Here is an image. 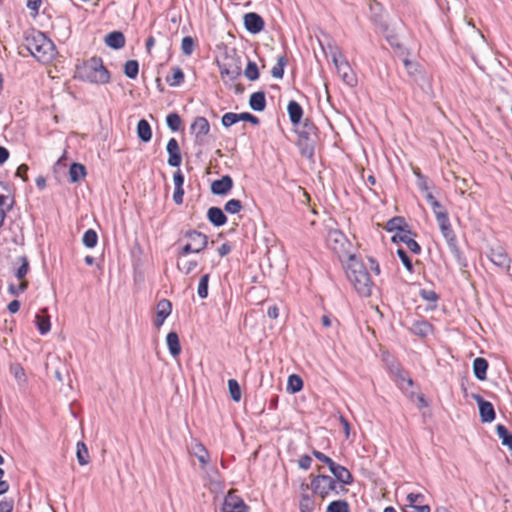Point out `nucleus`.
<instances>
[{"instance_id": "obj_1", "label": "nucleus", "mask_w": 512, "mask_h": 512, "mask_svg": "<svg viewBox=\"0 0 512 512\" xmlns=\"http://www.w3.org/2000/svg\"><path fill=\"white\" fill-rule=\"evenodd\" d=\"M24 46L39 62L49 63L57 54L54 43L40 31H32L24 39Z\"/></svg>"}, {"instance_id": "obj_2", "label": "nucleus", "mask_w": 512, "mask_h": 512, "mask_svg": "<svg viewBox=\"0 0 512 512\" xmlns=\"http://www.w3.org/2000/svg\"><path fill=\"white\" fill-rule=\"evenodd\" d=\"M346 274L360 296L369 297L371 295L373 282L364 264L357 260L354 255H349Z\"/></svg>"}, {"instance_id": "obj_3", "label": "nucleus", "mask_w": 512, "mask_h": 512, "mask_svg": "<svg viewBox=\"0 0 512 512\" xmlns=\"http://www.w3.org/2000/svg\"><path fill=\"white\" fill-rule=\"evenodd\" d=\"M79 77L94 84H106L110 81V73L99 57H92L78 68Z\"/></svg>"}, {"instance_id": "obj_4", "label": "nucleus", "mask_w": 512, "mask_h": 512, "mask_svg": "<svg viewBox=\"0 0 512 512\" xmlns=\"http://www.w3.org/2000/svg\"><path fill=\"white\" fill-rule=\"evenodd\" d=\"M340 487L343 490L341 485H338L337 482L328 475H317L312 478L311 488L313 493L325 499L329 496L338 495L337 488Z\"/></svg>"}, {"instance_id": "obj_5", "label": "nucleus", "mask_w": 512, "mask_h": 512, "mask_svg": "<svg viewBox=\"0 0 512 512\" xmlns=\"http://www.w3.org/2000/svg\"><path fill=\"white\" fill-rule=\"evenodd\" d=\"M331 57L336 71L342 80L351 87L355 86L357 83L356 77L352 72L349 63L337 47L332 48Z\"/></svg>"}, {"instance_id": "obj_6", "label": "nucleus", "mask_w": 512, "mask_h": 512, "mask_svg": "<svg viewBox=\"0 0 512 512\" xmlns=\"http://www.w3.org/2000/svg\"><path fill=\"white\" fill-rule=\"evenodd\" d=\"M327 244L339 257L347 256L349 258V255H351L349 251L351 244L340 230H329L327 234Z\"/></svg>"}, {"instance_id": "obj_7", "label": "nucleus", "mask_w": 512, "mask_h": 512, "mask_svg": "<svg viewBox=\"0 0 512 512\" xmlns=\"http://www.w3.org/2000/svg\"><path fill=\"white\" fill-rule=\"evenodd\" d=\"M14 205V198L9 186L0 182V228L3 226L7 213Z\"/></svg>"}, {"instance_id": "obj_8", "label": "nucleus", "mask_w": 512, "mask_h": 512, "mask_svg": "<svg viewBox=\"0 0 512 512\" xmlns=\"http://www.w3.org/2000/svg\"><path fill=\"white\" fill-rule=\"evenodd\" d=\"M490 261L499 269L509 273L511 267V258L503 247L497 246L491 248L488 253Z\"/></svg>"}, {"instance_id": "obj_9", "label": "nucleus", "mask_w": 512, "mask_h": 512, "mask_svg": "<svg viewBox=\"0 0 512 512\" xmlns=\"http://www.w3.org/2000/svg\"><path fill=\"white\" fill-rule=\"evenodd\" d=\"M221 510L222 512H246L247 506L234 490H230L224 499Z\"/></svg>"}, {"instance_id": "obj_10", "label": "nucleus", "mask_w": 512, "mask_h": 512, "mask_svg": "<svg viewBox=\"0 0 512 512\" xmlns=\"http://www.w3.org/2000/svg\"><path fill=\"white\" fill-rule=\"evenodd\" d=\"M172 304L167 299H161L156 305V318L154 320V326L159 329L165 319L171 314Z\"/></svg>"}, {"instance_id": "obj_11", "label": "nucleus", "mask_w": 512, "mask_h": 512, "mask_svg": "<svg viewBox=\"0 0 512 512\" xmlns=\"http://www.w3.org/2000/svg\"><path fill=\"white\" fill-rule=\"evenodd\" d=\"M244 26L250 33L257 34L263 30L264 20L259 14L250 12L244 15Z\"/></svg>"}, {"instance_id": "obj_12", "label": "nucleus", "mask_w": 512, "mask_h": 512, "mask_svg": "<svg viewBox=\"0 0 512 512\" xmlns=\"http://www.w3.org/2000/svg\"><path fill=\"white\" fill-rule=\"evenodd\" d=\"M192 133L195 135L197 141H202L203 138L209 133L210 125L205 117H196L191 124Z\"/></svg>"}, {"instance_id": "obj_13", "label": "nucleus", "mask_w": 512, "mask_h": 512, "mask_svg": "<svg viewBox=\"0 0 512 512\" xmlns=\"http://www.w3.org/2000/svg\"><path fill=\"white\" fill-rule=\"evenodd\" d=\"M190 452L193 456H195L202 468H206L208 463L210 462V455L204 445L198 441H193L190 446Z\"/></svg>"}, {"instance_id": "obj_14", "label": "nucleus", "mask_w": 512, "mask_h": 512, "mask_svg": "<svg viewBox=\"0 0 512 512\" xmlns=\"http://www.w3.org/2000/svg\"><path fill=\"white\" fill-rule=\"evenodd\" d=\"M166 149L169 154L168 164L172 167H178L181 164L182 157L177 140L171 138L167 143Z\"/></svg>"}, {"instance_id": "obj_15", "label": "nucleus", "mask_w": 512, "mask_h": 512, "mask_svg": "<svg viewBox=\"0 0 512 512\" xmlns=\"http://www.w3.org/2000/svg\"><path fill=\"white\" fill-rule=\"evenodd\" d=\"M437 222L440 227L441 233L448 243H453L455 241V235L451 228L448 214L447 213H439L437 214Z\"/></svg>"}, {"instance_id": "obj_16", "label": "nucleus", "mask_w": 512, "mask_h": 512, "mask_svg": "<svg viewBox=\"0 0 512 512\" xmlns=\"http://www.w3.org/2000/svg\"><path fill=\"white\" fill-rule=\"evenodd\" d=\"M186 237L189 240V244H192L195 249V253L201 252L207 246L208 238L205 234L193 230L187 232Z\"/></svg>"}, {"instance_id": "obj_17", "label": "nucleus", "mask_w": 512, "mask_h": 512, "mask_svg": "<svg viewBox=\"0 0 512 512\" xmlns=\"http://www.w3.org/2000/svg\"><path fill=\"white\" fill-rule=\"evenodd\" d=\"M232 187V178L228 175H225L221 179L212 182L211 191L216 195H225L232 189Z\"/></svg>"}, {"instance_id": "obj_18", "label": "nucleus", "mask_w": 512, "mask_h": 512, "mask_svg": "<svg viewBox=\"0 0 512 512\" xmlns=\"http://www.w3.org/2000/svg\"><path fill=\"white\" fill-rule=\"evenodd\" d=\"M205 470V478L208 481V487L211 492H220L223 488L219 473L216 468H203Z\"/></svg>"}, {"instance_id": "obj_19", "label": "nucleus", "mask_w": 512, "mask_h": 512, "mask_svg": "<svg viewBox=\"0 0 512 512\" xmlns=\"http://www.w3.org/2000/svg\"><path fill=\"white\" fill-rule=\"evenodd\" d=\"M403 63L406 67L408 75L412 77L415 82L419 83L422 80H425L426 77L423 72V69L417 62H413L409 59H404Z\"/></svg>"}, {"instance_id": "obj_20", "label": "nucleus", "mask_w": 512, "mask_h": 512, "mask_svg": "<svg viewBox=\"0 0 512 512\" xmlns=\"http://www.w3.org/2000/svg\"><path fill=\"white\" fill-rule=\"evenodd\" d=\"M330 471L341 484L349 485L353 481L352 474L342 465L335 463Z\"/></svg>"}, {"instance_id": "obj_21", "label": "nucleus", "mask_w": 512, "mask_h": 512, "mask_svg": "<svg viewBox=\"0 0 512 512\" xmlns=\"http://www.w3.org/2000/svg\"><path fill=\"white\" fill-rule=\"evenodd\" d=\"M14 275L19 280H25V276L29 272V261L26 256H20L13 262Z\"/></svg>"}, {"instance_id": "obj_22", "label": "nucleus", "mask_w": 512, "mask_h": 512, "mask_svg": "<svg viewBox=\"0 0 512 512\" xmlns=\"http://www.w3.org/2000/svg\"><path fill=\"white\" fill-rule=\"evenodd\" d=\"M410 331L414 334V335H417V336H420V337H426L428 336L429 334L432 333L433 331V327L432 325L427 322L426 320H423V319H419V320H415L411 326H410Z\"/></svg>"}, {"instance_id": "obj_23", "label": "nucleus", "mask_w": 512, "mask_h": 512, "mask_svg": "<svg viewBox=\"0 0 512 512\" xmlns=\"http://www.w3.org/2000/svg\"><path fill=\"white\" fill-rule=\"evenodd\" d=\"M399 238L407 248L415 254H418L421 250L420 245L411 237L410 231L404 230L393 236V240Z\"/></svg>"}, {"instance_id": "obj_24", "label": "nucleus", "mask_w": 512, "mask_h": 512, "mask_svg": "<svg viewBox=\"0 0 512 512\" xmlns=\"http://www.w3.org/2000/svg\"><path fill=\"white\" fill-rule=\"evenodd\" d=\"M35 324L39 332L44 335L47 334L51 329L50 317L47 314V309L41 310V313L35 316Z\"/></svg>"}, {"instance_id": "obj_25", "label": "nucleus", "mask_w": 512, "mask_h": 512, "mask_svg": "<svg viewBox=\"0 0 512 512\" xmlns=\"http://www.w3.org/2000/svg\"><path fill=\"white\" fill-rule=\"evenodd\" d=\"M390 371L392 374L395 375L397 379L398 386L401 389H406L407 387L404 386L406 383L408 387L412 386L413 381L411 378L406 376V373L401 369V367L398 364H392L390 366Z\"/></svg>"}, {"instance_id": "obj_26", "label": "nucleus", "mask_w": 512, "mask_h": 512, "mask_svg": "<svg viewBox=\"0 0 512 512\" xmlns=\"http://www.w3.org/2000/svg\"><path fill=\"white\" fill-rule=\"evenodd\" d=\"M208 220L215 226L220 227L227 221L226 215L218 207H210L207 211Z\"/></svg>"}, {"instance_id": "obj_27", "label": "nucleus", "mask_w": 512, "mask_h": 512, "mask_svg": "<svg viewBox=\"0 0 512 512\" xmlns=\"http://www.w3.org/2000/svg\"><path fill=\"white\" fill-rule=\"evenodd\" d=\"M105 44L113 49H120L125 45V37L122 32H111L105 37Z\"/></svg>"}, {"instance_id": "obj_28", "label": "nucleus", "mask_w": 512, "mask_h": 512, "mask_svg": "<svg viewBox=\"0 0 512 512\" xmlns=\"http://www.w3.org/2000/svg\"><path fill=\"white\" fill-rule=\"evenodd\" d=\"M488 369V362L482 357L475 358L473 361V372L477 379L483 381L487 378L486 373Z\"/></svg>"}, {"instance_id": "obj_29", "label": "nucleus", "mask_w": 512, "mask_h": 512, "mask_svg": "<svg viewBox=\"0 0 512 512\" xmlns=\"http://www.w3.org/2000/svg\"><path fill=\"white\" fill-rule=\"evenodd\" d=\"M166 343H167L170 354L173 357L179 356V354L181 353V345H180L178 334L176 332H169L167 334Z\"/></svg>"}, {"instance_id": "obj_30", "label": "nucleus", "mask_w": 512, "mask_h": 512, "mask_svg": "<svg viewBox=\"0 0 512 512\" xmlns=\"http://www.w3.org/2000/svg\"><path fill=\"white\" fill-rule=\"evenodd\" d=\"M249 105L254 111H263L266 107L265 93L255 92L250 96Z\"/></svg>"}, {"instance_id": "obj_31", "label": "nucleus", "mask_w": 512, "mask_h": 512, "mask_svg": "<svg viewBox=\"0 0 512 512\" xmlns=\"http://www.w3.org/2000/svg\"><path fill=\"white\" fill-rule=\"evenodd\" d=\"M305 134H306V143L301 149V153L305 156L311 157L314 154V147L312 143H309V136L315 135V126L313 124L305 123Z\"/></svg>"}, {"instance_id": "obj_32", "label": "nucleus", "mask_w": 512, "mask_h": 512, "mask_svg": "<svg viewBox=\"0 0 512 512\" xmlns=\"http://www.w3.org/2000/svg\"><path fill=\"white\" fill-rule=\"evenodd\" d=\"M290 121L296 125L300 122L303 110L302 107L296 101H290L287 106Z\"/></svg>"}, {"instance_id": "obj_33", "label": "nucleus", "mask_w": 512, "mask_h": 512, "mask_svg": "<svg viewBox=\"0 0 512 512\" xmlns=\"http://www.w3.org/2000/svg\"><path fill=\"white\" fill-rule=\"evenodd\" d=\"M479 414L483 423H490L495 419V411L492 403L487 401L479 407Z\"/></svg>"}, {"instance_id": "obj_34", "label": "nucleus", "mask_w": 512, "mask_h": 512, "mask_svg": "<svg viewBox=\"0 0 512 512\" xmlns=\"http://www.w3.org/2000/svg\"><path fill=\"white\" fill-rule=\"evenodd\" d=\"M137 135L143 142H149L152 138V130L147 120L141 119L137 124Z\"/></svg>"}, {"instance_id": "obj_35", "label": "nucleus", "mask_w": 512, "mask_h": 512, "mask_svg": "<svg viewBox=\"0 0 512 512\" xmlns=\"http://www.w3.org/2000/svg\"><path fill=\"white\" fill-rule=\"evenodd\" d=\"M86 176L85 166L80 163H73L69 169V178L72 183L79 182Z\"/></svg>"}, {"instance_id": "obj_36", "label": "nucleus", "mask_w": 512, "mask_h": 512, "mask_svg": "<svg viewBox=\"0 0 512 512\" xmlns=\"http://www.w3.org/2000/svg\"><path fill=\"white\" fill-rule=\"evenodd\" d=\"M240 67L236 64L227 65L223 64L220 66V74L222 78H227L229 80H235L240 75Z\"/></svg>"}, {"instance_id": "obj_37", "label": "nucleus", "mask_w": 512, "mask_h": 512, "mask_svg": "<svg viewBox=\"0 0 512 512\" xmlns=\"http://www.w3.org/2000/svg\"><path fill=\"white\" fill-rule=\"evenodd\" d=\"M315 508V501L312 494H304L299 500L300 512H313Z\"/></svg>"}, {"instance_id": "obj_38", "label": "nucleus", "mask_w": 512, "mask_h": 512, "mask_svg": "<svg viewBox=\"0 0 512 512\" xmlns=\"http://www.w3.org/2000/svg\"><path fill=\"white\" fill-rule=\"evenodd\" d=\"M76 457L78 460V463L82 466L87 465L90 462V456L88 449L83 442L77 443V451H76Z\"/></svg>"}, {"instance_id": "obj_39", "label": "nucleus", "mask_w": 512, "mask_h": 512, "mask_svg": "<svg viewBox=\"0 0 512 512\" xmlns=\"http://www.w3.org/2000/svg\"><path fill=\"white\" fill-rule=\"evenodd\" d=\"M496 432L498 437L502 440V444L512 450V434H510L504 425H497Z\"/></svg>"}, {"instance_id": "obj_40", "label": "nucleus", "mask_w": 512, "mask_h": 512, "mask_svg": "<svg viewBox=\"0 0 512 512\" xmlns=\"http://www.w3.org/2000/svg\"><path fill=\"white\" fill-rule=\"evenodd\" d=\"M184 80V73L179 67L172 68V75L166 78L168 84L172 87L179 86Z\"/></svg>"}, {"instance_id": "obj_41", "label": "nucleus", "mask_w": 512, "mask_h": 512, "mask_svg": "<svg viewBox=\"0 0 512 512\" xmlns=\"http://www.w3.org/2000/svg\"><path fill=\"white\" fill-rule=\"evenodd\" d=\"M303 388V381L300 376L292 374L288 378L287 390L291 393H297Z\"/></svg>"}, {"instance_id": "obj_42", "label": "nucleus", "mask_w": 512, "mask_h": 512, "mask_svg": "<svg viewBox=\"0 0 512 512\" xmlns=\"http://www.w3.org/2000/svg\"><path fill=\"white\" fill-rule=\"evenodd\" d=\"M139 72V65L136 60H128L124 65V73L130 79H135Z\"/></svg>"}, {"instance_id": "obj_43", "label": "nucleus", "mask_w": 512, "mask_h": 512, "mask_svg": "<svg viewBox=\"0 0 512 512\" xmlns=\"http://www.w3.org/2000/svg\"><path fill=\"white\" fill-rule=\"evenodd\" d=\"M327 512H350V507L344 500L332 501L327 507Z\"/></svg>"}, {"instance_id": "obj_44", "label": "nucleus", "mask_w": 512, "mask_h": 512, "mask_svg": "<svg viewBox=\"0 0 512 512\" xmlns=\"http://www.w3.org/2000/svg\"><path fill=\"white\" fill-rule=\"evenodd\" d=\"M98 236L97 233L93 229H88L85 231L82 242L88 248H94L97 244Z\"/></svg>"}, {"instance_id": "obj_45", "label": "nucleus", "mask_w": 512, "mask_h": 512, "mask_svg": "<svg viewBox=\"0 0 512 512\" xmlns=\"http://www.w3.org/2000/svg\"><path fill=\"white\" fill-rule=\"evenodd\" d=\"M287 64V59L285 56H280L277 60L276 65L272 68L271 74L275 78L281 79L284 74V67Z\"/></svg>"}, {"instance_id": "obj_46", "label": "nucleus", "mask_w": 512, "mask_h": 512, "mask_svg": "<svg viewBox=\"0 0 512 512\" xmlns=\"http://www.w3.org/2000/svg\"><path fill=\"white\" fill-rule=\"evenodd\" d=\"M228 388L231 398L235 402H239L241 400V389L238 382L235 379L228 380Z\"/></svg>"}, {"instance_id": "obj_47", "label": "nucleus", "mask_w": 512, "mask_h": 512, "mask_svg": "<svg viewBox=\"0 0 512 512\" xmlns=\"http://www.w3.org/2000/svg\"><path fill=\"white\" fill-rule=\"evenodd\" d=\"M244 75L250 81H255L259 78V71H258V67L255 62H252V61L248 62L247 66L245 68V71H244Z\"/></svg>"}, {"instance_id": "obj_48", "label": "nucleus", "mask_w": 512, "mask_h": 512, "mask_svg": "<svg viewBox=\"0 0 512 512\" xmlns=\"http://www.w3.org/2000/svg\"><path fill=\"white\" fill-rule=\"evenodd\" d=\"M208 283H209V274H205L200 278L197 293L201 299H205L208 296Z\"/></svg>"}, {"instance_id": "obj_49", "label": "nucleus", "mask_w": 512, "mask_h": 512, "mask_svg": "<svg viewBox=\"0 0 512 512\" xmlns=\"http://www.w3.org/2000/svg\"><path fill=\"white\" fill-rule=\"evenodd\" d=\"M403 225H405V221L402 217H394L387 222L386 229L390 232L395 230L401 232L404 231Z\"/></svg>"}, {"instance_id": "obj_50", "label": "nucleus", "mask_w": 512, "mask_h": 512, "mask_svg": "<svg viewBox=\"0 0 512 512\" xmlns=\"http://www.w3.org/2000/svg\"><path fill=\"white\" fill-rule=\"evenodd\" d=\"M455 180V187L459 191L461 195L465 194V192L470 188L469 182L470 180L467 178L459 177L453 174Z\"/></svg>"}, {"instance_id": "obj_51", "label": "nucleus", "mask_w": 512, "mask_h": 512, "mask_svg": "<svg viewBox=\"0 0 512 512\" xmlns=\"http://www.w3.org/2000/svg\"><path fill=\"white\" fill-rule=\"evenodd\" d=\"M166 123L172 131H178L181 126V118L177 113H171L167 116Z\"/></svg>"}, {"instance_id": "obj_52", "label": "nucleus", "mask_w": 512, "mask_h": 512, "mask_svg": "<svg viewBox=\"0 0 512 512\" xmlns=\"http://www.w3.org/2000/svg\"><path fill=\"white\" fill-rule=\"evenodd\" d=\"M194 40L192 37L190 36H186L182 39V42H181V50L183 52L184 55H191L193 53V50H194Z\"/></svg>"}, {"instance_id": "obj_53", "label": "nucleus", "mask_w": 512, "mask_h": 512, "mask_svg": "<svg viewBox=\"0 0 512 512\" xmlns=\"http://www.w3.org/2000/svg\"><path fill=\"white\" fill-rule=\"evenodd\" d=\"M225 211L231 214H236L241 211L242 203L240 200L231 199L229 200L224 207Z\"/></svg>"}, {"instance_id": "obj_54", "label": "nucleus", "mask_w": 512, "mask_h": 512, "mask_svg": "<svg viewBox=\"0 0 512 512\" xmlns=\"http://www.w3.org/2000/svg\"><path fill=\"white\" fill-rule=\"evenodd\" d=\"M239 118H240V113L237 114V113L228 112L222 116L221 121H222L223 126L230 127L233 124L239 122Z\"/></svg>"}, {"instance_id": "obj_55", "label": "nucleus", "mask_w": 512, "mask_h": 512, "mask_svg": "<svg viewBox=\"0 0 512 512\" xmlns=\"http://www.w3.org/2000/svg\"><path fill=\"white\" fill-rule=\"evenodd\" d=\"M28 288V281L22 280L20 281L19 285L16 286L14 284H10L8 287V291L12 295H19L20 293H23Z\"/></svg>"}, {"instance_id": "obj_56", "label": "nucleus", "mask_w": 512, "mask_h": 512, "mask_svg": "<svg viewBox=\"0 0 512 512\" xmlns=\"http://www.w3.org/2000/svg\"><path fill=\"white\" fill-rule=\"evenodd\" d=\"M178 269L182 271L184 274L188 275L191 273L194 268L197 266L196 261H185V262H179L178 263Z\"/></svg>"}, {"instance_id": "obj_57", "label": "nucleus", "mask_w": 512, "mask_h": 512, "mask_svg": "<svg viewBox=\"0 0 512 512\" xmlns=\"http://www.w3.org/2000/svg\"><path fill=\"white\" fill-rule=\"evenodd\" d=\"M397 254H398L399 258L401 259V261H402L403 265L405 266V268L409 272H412L413 266H412V262H411V259L408 256V254L403 249H398L397 250Z\"/></svg>"}, {"instance_id": "obj_58", "label": "nucleus", "mask_w": 512, "mask_h": 512, "mask_svg": "<svg viewBox=\"0 0 512 512\" xmlns=\"http://www.w3.org/2000/svg\"><path fill=\"white\" fill-rule=\"evenodd\" d=\"M11 372L13 373L14 377L19 382H25L26 381V376H25L24 369L19 364L12 365L11 366Z\"/></svg>"}, {"instance_id": "obj_59", "label": "nucleus", "mask_w": 512, "mask_h": 512, "mask_svg": "<svg viewBox=\"0 0 512 512\" xmlns=\"http://www.w3.org/2000/svg\"><path fill=\"white\" fill-rule=\"evenodd\" d=\"M313 455L315 456L316 459L325 463L329 467V470L335 464V462L330 457L326 456L324 453L320 451H313Z\"/></svg>"}, {"instance_id": "obj_60", "label": "nucleus", "mask_w": 512, "mask_h": 512, "mask_svg": "<svg viewBox=\"0 0 512 512\" xmlns=\"http://www.w3.org/2000/svg\"><path fill=\"white\" fill-rule=\"evenodd\" d=\"M404 512H430L428 505H405Z\"/></svg>"}, {"instance_id": "obj_61", "label": "nucleus", "mask_w": 512, "mask_h": 512, "mask_svg": "<svg viewBox=\"0 0 512 512\" xmlns=\"http://www.w3.org/2000/svg\"><path fill=\"white\" fill-rule=\"evenodd\" d=\"M14 508L13 499H3L0 501V512H12Z\"/></svg>"}, {"instance_id": "obj_62", "label": "nucleus", "mask_w": 512, "mask_h": 512, "mask_svg": "<svg viewBox=\"0 0 512 512\" xmlns=\"http://www.w3.org/2000/svg\"><path fill=\"white\" fill-rule=\"evenodd\" d=\"M239 121H247L254 125H257L259 123V119L248 112L240 113Z\"/></svg>"}, {"instance_id": "obj_63", "label": "nucleus", "mask_w": 512, "mask_h": 512, "mask_svg": "<svg viewBox=\"0 0 512 512\" xmlns=\"http://www.w3.org/2000/svg\"><path fill=\"white\" fill-rule=\"evenodd\" d=\"M175 188H183L184 176L180 170H177L173 175Z\"/></svg>"}, {"instance_id": "obj_64", "label": "nucleus", "mask_w": 512, "mask_h": 512, "mask_svg": "<svg viewBox=\"0 0 512 512\" xmlns=\"http://www.w3.org/2000/svg\"><path fill=\"white\" fill-rule=\"evenodd\" d=\"M311 462H312V459L310 456L308 455H303L302 457H300L299 461H298V464H299V467L302 468V469H308L310 468L311 466Z\"/></svg>"}]
</instances>
